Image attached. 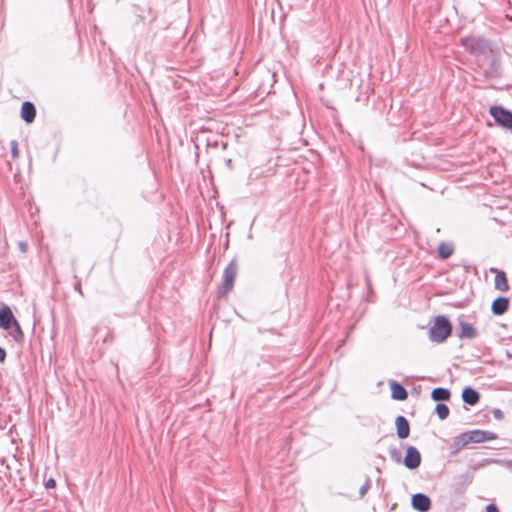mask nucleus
Masks as SVG:
<instances>
[{
	"label": "nucleus",
	"mask_w": 512,
	"mask_h": 512,
	"mask_svg": "<svg viewBox=\"0 0 512 512\" xmlns=\"http://www.w3.org/2000/svg\"><path fill=\"white\" fill-rule=\"evenodd\" d=\"M459 44L467 53L476 57L478 62L489 59L492 53L497 50L490 39L479 35L461 37Z\"/></svg>",
	"instance_id": "obj_1"
},
{
	"label": "nucleus",
	"mask_w": 512,
	"mask_h": 512,
	"mask_svg": "<svg viewBox=\"0 0 512 512\" xmlns=\"http://www.w3.org/2000/svg\"><path fill=\"white\" fill-rule=\"evenodd\" d=\"M453 332V326L449 318L445 315H437L433 319L428 337L433 343H443L446 339L451 336Z\"/></svg>",
	"instance_id": "obj_2"
},
{
	"label": "nucleus",
	"mask_w": 512,
	"mask_h": 512,
	"mask_svg": "<svg viewBox=\"0 0 512 512\" xmlns=\"http://www.w3.org/2000/svg\"><path fill=\"white\" fill-rule=\"evenodd\" d=\"M238 265L236 259H232L223 271V281L217 290L218 297L225 296L234 287V281L237 275Z\"/></svg>",
	"instance_id": "obj_3"
},
{
	"label": "nucleus",
	"mask_w": 512,
	"mask_h": 512,
	"mask_svg": "<svg viewBox=\"0 0 512 512\" xmlns=\"http://www.w3.org/2000/svg\"><path fill=\"white\" fill-rule=\"evenodd\" d=\"M489 114L494 119L495 123L512 132V111L502 105H492L489 108Z\"/></svg>",
	"instance_id": "obj_4"
},
{
	"label": "nucleus",
	"mask_w": 512,
	"mask_h": 512,
	"mask_svg": "<svg viewBox=\"0 0 512 512\" xmlns=\"http://www.w3.org/2000/svg\"><path fill=\"white\" fill-rule=\"evenodd\" d=\"M488 61V66L483 70V74L487 79H496L502 75L501 61L498 54V49L492 53L489 59H483Z\"/></svg>",
	"instance_id": "obj_5"
},
{
	"label": "nucleus",
	"mask_w": 512,
	"mask_h": 512,
	"mask_svg": "<svg viewBox=\"0 0 512 512\" xmlns=\"http://www.w3.org/2000/svg\"><path fill=\"white\" fill-rule=\"evenodd\" d=\"M403 464L410 470H415L421 465V454L414 446H408L403 458Z\"/></svg>",
	"instance_id": "obj_6"
},
{
	"label": "nucleus",
	"mask_w": 512,
	"mask_h": 512,
	"mask_svg": "<svg viewBox=\"0 0 512 512\" xmlns=\"http://www.w3.org/2000/svg\"><path fill=\"white\" fill-rule=\"evenodd\" d=\"M456 335L459 339H475L478 336V331L471 323L458 318Z\"/></svg>",
	"instance_id": "obj_7"
},
{
	"label": "nucleus",
	"mask_w": 512,
	"mask_h": 512,
	"mask_svg": "<svg viewBox=\"0 0 512 512\" xmlns=\"http://www.w3.org/2000/svg\"><path fill=\"white\" fill-rule=\"evenodd\" d=\"M432 501L430 497L424 493H416L412 495L411 506L418 512H427L431 509Z\"/></svg>",
	"instance_id": "obj_8"
},
{
	"label": "nucleus",
	"mask_w": 512,
	"mask_h": 512,
	"mask_svg": "<svg viewBox=\"0 0 512 512\" xmlns=\"http://www.w3.org/2000/svg\"><path fill=\"white\" fill-rule=\"evenodd\" d=\"M468 434L469 443H482L497 438L494 432L488 430L475 429L466 432Z\"/></svg>",
	"instance_id": "obj_9"
},
{
	"label": "nucleus",
	"mask_w": 512,
	"mask_h": 512,
	"mask_svg": "<svg viewBox=\"0 0 512 512\" xmlns=\"http://www.w3.org/2000/svg\"><path fill=\"white\" fill-rule=\"evenodd\" d=\"M17 321L11 308L8 305L0 307V328L3 330H9L11 325Z\"/></svg>",
	"instance_id": "obj_10"
},
{
	"label": "nucleus",
	"mask_w": 512,
	"mask_h": 512,
	"mask_svg": "<svg viewBox=\"0 0 512 512\" xmlns=\"http://www.w3.org/2000/svg\"><path fill=\"white\" fill-rule=\"evenodd\" d=\"M510 300L508 297L499 296L491 304V312L495 316L505 314L509 309Z\"/></svg>",
	"instance_id": "obj_11"
},
{
	"label": "nucleus",
	"mask_w": 512,
	"mask_h": 512,
	"mask_svg": "<svg viewBox=\"0 0 512 512\" xmlns=\"http://www.w3.org/2000/svg\"><path fill=\"white\" fill-rule=\"evenodd\" d=\"M396 434L399 439H406L410 434V425L406 417L398 415L395 420Z\"/></svg>",
	"instance_id": "obj_12"
},
{
	"label": "nucleus",
	"mask_w": 512,
	"mask_h": 512,
	"mask_svg": "<svg viewBox=\"0 0 512 512\" xmlns=\"http://www.w3.org/2000/svg\"><path fill=\"white\" fill-rule=\"evenodd\" d=\"M391 398L398 401H404L408 398V392L402 384L395 380L389 381Z\"/></svg>",
	"instance_id": "obj_13"
},
{
	"label": "nucleus",
	"mask_w": 512,
	"mask_h": 512,
	"mask_svg": "<svg viewBox=\"0 0 512 512\" xmlns=\"http://www.w3.org/2000/svg\"><path fill=\"white\" fill-rule=\"evenodd\" d=\"M461 397L465 404L474 406L480 400V393L476 389H474L470 386H466L462 390Z\"/></svg>",
	"instance_id": "obj_14"
},
{
	"label": "nucleus",
	"mask_w": 512,
	"mask_h": 512,
	"mask_svg": "<svg viewBox=\"0 0 512 512\" xmlns=\"http://www.w3.org/2000/svg\"><path fill=\"white\" fill-rule=\"evenodd\" d=\"M20 115L26 123L33 122L36 117L35 105L30 101H24L21 105Z\"/></svg>",
	"instance_id": "obj_15"
},
{
	"label": "nucleus",
	"mask_w": 512,
	"mask_h": 512,
	"mask_svg": "<svg viewBox=\"0 0 512 512\" xmlns=\"http://www.w3.org/2000/svg\"><path fill=\"white\" fill-rule=\"evenodd\" d=\"M491 271L496 273L494 278L495 289L501 292L508 291L509 285L506 273L503 270H497L494 268H491Z\"/></svg>",
	"instance_id": "obj_16"
},
{
	"label": "nucleus",
	"mask_w": 512,
	"mask_h": 512,
	"mask_svg": "<svg viewBox=\"0 0 512 512\" xmlns=\"http://www.w3.org/2000/svg\"><path fill=\"white\" fill-rule=\"evenodd\" d=\"M470 444L468 440V434L466 432L461 433L460 435L456 436L453 439V442L450 446V455L454 456L456 455L462 448H464L466 445Z\"/></svg>",
	"instance_id": "obj_17"
},
{
	"label": "nucleus",
	"mask_w": 512,
	"mask_h": 512,
	"mask_svg": "<svg viewBox=\"0 0 512 512\" xmlns=\"http://www.w3.org/2000/svg\"><path fill=\"white\" fill-rule=\"evenodd\" d=\"M451 398V392L447 388L437 387L431 391V399L435 402L449 401Z\"/></svg>",
	"instance_id": "obj_18"
},
{
	"label": "nucleus",
	"mask_w": 512,
	"mask_h": 512,
	"mask_svg": "<svg viewBox=\"0 0 512 512\" xmlns=\"http://www.w3.org/2000/svg\"><path fill=\"white\" fill-rule=\"evenodd\" d=\"M437 251L439 258L446 260L452 256L454 252V245L452 243L441 242Z\"/></svg>",
	"instance_id": "obj_19"
},
{
	"label": "nucleus",
	"mask_w": 512,
	"mask_h": 512,
	"mask_svg": "<svg viewBox=\"0 0 512 512\" xmlns=\"http://www.w3.org/2000/svg\"><path fill=\"white\" fill-rule=\"evenodd\" d=\"M8 332V334L13 338V340L17 343H21L23 342L24 340V333L22 331V328L17 321H15L13 323V325H11L10 329L9 330H6Z\"/></svg>",
	"instance_id": "obj_20"
},
{
	"label": "nucleus",
	"mask_w": 512,
	"mask_h": 512,
	"mask_svg": "<svg viewBox=\"0 0 512 512\" xmlns=\"http://www.w3.org/2000/svg\"><path fill=\"white\" fill-rule=\"evenodd\" d=\"M474 475L472 473H464L457 477L456 489L464 490L468 485H470L473 481Z\"/></svg>",
	"instance_id": "obj_21"
},
{
	"label": "nucleus",
	"mask_w": 512,
	"mask_h": 512,
	"mask_svg": "<svg viewBox=\"0 0 512 512\" xmlns=\"http://www.w3.org/2000/svg\"><path fill=\"white\" fill-rule=\"evenodd\" d=\"M435 412L438 415L439 419L444 420L449 416V407L444 403H437L435 407Z\"/></svg>",
	"instance_id": "obj_22"
},
{
	"label": "nucleus",
	"mask_w": 512,
	"mask_h": 512,
	"mask_svg": "<svg viewBox=\"0 0 512 512\" xmlns=\"http://www.w3.org/2000/svg\"><path fill=\"white\" fill-rule=\"evenodd\" d=\"M389 455H390V458L396 462V463H401L403 462L402 460V456H401V451L399 449H397L396 447H391L389 449Z\"/></svg>",
	"instance_id": "obj_23"
},
{
	"label": "nucleus",
	"mask_w": 512,
	"mask_h": 512,
	"mask_svg": "<svg viewBox=\"0 0 512 512\" xmlns=\"http://www.w3.org/2000/svg\"><path fill=\"white\" fill-rule=\"evenodd\" d=\"M371 487V480L369 477L366 478L365 483L359 489V495L363 497Z\"/></svg>",
	"instance_id": "obj_24"
},
{
	"label": "nucleus",
	"mask_w": 512,
	"mask_h": 512,
	"mask_svg": "<svg viewBox=\"0 0 512 512\" xmlns=\"http://www.w3.org/2000/svg\"><path fill=\"white\" fill-rule=\"evenodd\" d=\"M11 154L13 158L18 157L19 155L18 144L15 140L11 142Z\"/></svg>",
	"instance_id": "obj_25"
},
{
	"label": "nucleus",
	"mask_w": 512,
	"mask_h": 512,
	"mask_svg": "<svg viewBox=\"0 0 512 512\" xmlns=\"http://www.w3.org/2000/svg\"><path fill=\"white\" fill-rule=\"evenodd\" d=\"M492 413H493V416H494L496 419H498V420H501V419H503V417H504V414H503L502 410H501V409H499V408L494 409V410L492 411Z\"/></svg>",
	"instance_id": "obj_26"
},
{
	"label": "nucleus",
	"mask_w": 512,
	"mask_h": 512,
	"mask_svg": "<svg viewBox=\"0 0 512 512\" xmlns=\"http://www.w3.org/2000/svg\"><path fill=\"white\" fill-rule=\"evenodd\" d=\"M486 512H499L496 504L490 503L485 507Z\"/></svg>",
	"instance_id": "obj_27"
},
{
	"label": "nucleus",
	"mask_w": 512,
	"mask_h": 512,
	"mask_svg": "<svg viewBox=\"0 0 512 512\" xmlns=\"http://www.w3.org/2000/svg\"><path fill=\"white\" fill-rule=\"evenodd\" d=\"M45 487H46L47 489L55 488V487H56V481H55L53 478H49V479L45 482Z\"/></svg>",
	"instance_id": "obj_28"
},
{
	"label": "nucleus",
	"mask_w": 512,
	"mask_h": 512,
	"mask_svg": "<svg viewBox=\"0 0 512 512\" xmlns=\"http://www.w3.org/2000/svg\"><path fill=\"white\" fill-rule=\"evenodd\" d=\"M7 353L6 350L0 346V363H3L6 359Z\"/></svg>",
	"instance_id": "obj_29"
},
{
	"label": "nucleus",
	"mask_w": 512,
	"mask_h": 512,
	"mask_svg": "<svg viewBox=\"0 0 512 512\" xmlns=\"http://www.w3.org/2000/svg\"><path fill=\"white\" fill-rule=\"evenodd\" d=\"M74 289H75L76 291H78L80 294H82V290H81V282H80V281H77V282L75 283Z\"/></svg>",
	"instance_id": "obj_30"
},
{
	"label": "nucleus",
	"mask_w": 512,
	"mask_h": 512,
	"mask_svg": "<svg viewBox=\"0 0 512 512\" xmlns=\"http://www.w3.org/2000/svg\"><path fill=\"white\" fill-rule=\"evenodd\" d=\"M19 248H20L21 251L26 252V250H27V243L20 242L19 243Z\"/></svg>",
	"instance_id": "obj_31"
},
{
	"label": "nucleus",
	"mask_w": 512,
	"mask_h": 512,
	"mask_svg": "<svg viewBox=\"0 0 512 512\" xmlns=\"http://www.w3.org/2000/svg\"><path fill=\"white\" fill-rule=\"evenodd\" d=\"M156 20V15H152L151 19H150V23L155 21Z\"/></svg>",
	"instance_id": "obj_32"
},
{
	"label": "nucleus",
	"mask_w": 512,
	"mask_h": 512,
	"mask_svg": "<svg viewBox=\"0 0 512 512\" xmlns=\"http://www.w3.org/2000/svg\"><path fill=\"white\" fill-rule=\"evenodd\" d=\"M140 21H143L144 20V17L142 15H138Z\"/></svg>",
	"instance_id": "obj_33"
},
{
	"label": "nucleus",
	"mask_w": 512,
	"mask_h": 512,
	"mask_svg": "<svg viewBox=\"0 0 512 512\" xmlns=\"http://www.w3.org/2000/svg\"><path fill=\"white\" fill-rule=\"evenodd\" d=\"M486 462H488V463L497 462V460H486Z\"/></svg>",
	"instance_id": "obj_34"
}]
</instances>
